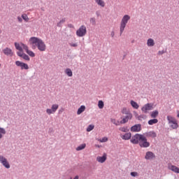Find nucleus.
Masks as SVG:
<instances>
[{"label": "nucleus", "instance_id": "nucleus-27", "mask_svg": "<svg viewBox=\"0 0 179 179\" xmlns=\"http://www.w3.org/2000/svg\"><path fill=\"white\" fill-rule=\"evenodd\" d=\"M98 141H99V142H101V143H104L108 141V138H107V137H103V138H102L98 139Z\"/></svg>", "mask_w": 179, "mask_h": 179}, {"label": "nucleus", "instance_id": "nucleus-23", "mask_svg": "<svg viewBox=\"0 0 179 179\" xmlns=\"http://www.w3.org/2000/svg\"><path fill=\"white\" fill-rule=\"evenodd\" d=\"M157 122H159L157 119H152L148 121L149 125H153L155 124H157Z\"/></svg>", "mask_w": 179, "mask_h": 179}, {"label": "nucleus", "instance_id": "nucleus-19", "mask_svg": "<svg viewBox=\"0 0 179 179\" xmlns=\"http://www.w3.org/2000/svg\"><path fill=\"white\" fill-rule=\"evenodd\" d=\"M147 45L148 47H153L155 45V41L152 38H149L147 41Z\"/></svg>", "mask_w": 179, "mask_h": 179}, {"label": "nucleus", "instance_id": "nucleus-31", "mask_svg": "<svg viewBox=\"0 0 179 179\" xmlns=\"http://www.w3.org/2000/svg\"><path fill=\"white\" fill-rule=\"evenodd\" d=\"M145 157H155V154L152 152L148 151L146 153Z\"/></svg>", "mask_w": 179, "mask_h": 179}, {"label": "nucleus", "instance_id": "nucleus-35", "mask_svg": "<svg viewBox=\"0 0 179 179\" xmlns=\"http://www.w3.org/2000/svg\"><path fill=\"white\" fill-rule=\"evenodd\" d=\"M22 58L23 59H25V61H30V57H29V55L24 53V55L22 56Z\"/></svg>", "mask_w": 179, "mask_h": 179}, {"label": "nucleus", "instance_id": "nucleus-17", "mask_svg": "<svg viewBox=\"0 0 179 179\" xmlns=\"http://www.w3.org/2000/svg\"><path fill=\"white\" fill-rule=\"evenodd\" d=\"M96 3L99 5V6H101L102 8H104L106 6V3H104V1L103 0H94Z\"/></svg>", "mask_w": 179, "mask_h": 179}, {"label": "nucleus", "instance_id": "nucleus-10", "mask_svg": "<svg viewBox=\"0 0 179 179\" xmlns=\"http://www.w3.org/2000/svg\"><path fill=\"white\" fill-rule=\"evenodd\" d=\"M129 120H132V115L131 113H129L127 115L126 117H124L120 122V124H127Z\"/></svg>", "mask_w": 179, "mask_h": 179}, {"label": "nucleus", "instance_id": "nucleus-36", "mask_svg": "<svg viewBox=\"0 0 179 179\" xmlns=\"http://www.w3.org/2000/svg\"><path fill=\"white\" fill-rule=\"evenodd\" d=\"M22 17L25 22H29V17L26 14H22Z\"/></svg>", "mask_w": 179, "mask_h": 179}, {"label": "nucleus", "instance_id": "nucleus-33", "mask_svg": "<svg viewBox=\"0 0 179 179\" xmlns=\"http://www.w3.org/2000/svg\"><path fill=\"white\" fill-rule=\"evenodd\" d=\"M27 54H28V55H29V57H36V55L34 54V52L31 50H27Z\"/></svg>", "mask_w": 179, "mask_h": 179}, {"label": "nucleus", "instance_id": "nucleus-43", "mask_svg": "<svg viewBox=\"0 0 179 179\" xmlns=\"http://www.w3.org/2000/svg\"><path fill=\"white\" fill-rule=\"evenodd\" d=\"M17 20H18V22H20V23H22V22H23V19H22V17L20 16L17 17Z\"/></svg>", "mask_w": 179, "mask_h": 179}, {"label": "nucleus", "instance_id": "nucleus-25", "mask_svg": "<svg viewBox=\"0 0 179 179\" xmlns=\"http://www.w3.org/2000/svg\"><path fill=\"white\" fill-rule=\"evenodd\" d=\"M151 117L152 118H156L157 115H159V111L157 110H154L151 113Z\"/></svg>", "mask_w": 179, "mask_h": 179}, {"label": "nucleus", "instance_id": "nucleus-3", "mask_svg": "<svg viewBox=\"0 0 179 179\" xmlns=\"http://www.w3.org/2000/svg\"><path fill=\"white\" fill-rule=\"evenodd\" d=\"M131 19V17L128 15H125L122 18L121 22H120V36L124 33V30H125V27H127V24Z\"/></svg>", "mask_w": 179, "mask_h": 179}, {"label": "nucleus", "instance_id": "nucleus-5", "mask_svg": "<svg viewBox=\"0 0 179 179\" xmlns=\"http://www.w3.org/2000/svg\"><path fill=\"white\" fill-rule=\"evenodd\" d=\"M59 108V105L58 104H52L51 108L46 109V113L48 115H51V114H55L57 110Z\"/></svg>", "mask_w": 179, "mask_h": 179}, {"label": "nucleus", "instance_id": "nucleus-52", "mask_svg": "<svg viewBox=\"0 0 179 179\" xmlns=\"http://www.w3.org/2000/svg\"><path fill=\"white\" fill-rule=\"evenodd\" d=\"M70 179H72V178H71Z\"/></svg>", "mask_w": 179, "mask_h": 179}, {"label": "nucleus", "instance_id": "nucleus-50", "mask_svg": "<svg viewBox=\"0 0 179 179\" xmlns=\"http://www.w3.org/2000/svg\"><path fill=\"white\" fill-rule=\"evenodd\" d=\"M159 54H164V52H159Z\"/></svg>", "mask_w": 179, "mask_h": 179}, {"label": "nucleus", "instance_id": "nucleus-40", "mask_svg": "<svg viewBox=\"0 0 179 179\" xmlns=\"http://www.w3.org/2000/svg\"><path fill=\"white\" fill-rule=\"evenodd\" d=\"M17 54L18 57H23L24 53H23V50L22 51L19 50V52H17Z\"/></svg>", "mask_w": 179, "mask_h": 179}, {"label": "nucleus", "instance_id": "nucleus-4", "mask_svg": "<svg viewBox=\"0 0 179 179\" xmlns=\"http://www.w3.org/2000/svg\"><path fill=\"white\" fill-rule=\"evenodd\" d=\"M86 33H87V30L86 29V26L82 25L77 31L76 35L78 37H83L86 36Z\"/></svg>", "mask_w": 179, "mask_h": 179}, {"label": "nucleus", "instance_id": "nucleus-48", "mask_svg": "<svg viewBox=\"0 0 179 179\" xmlns=\"http://www.w3.org/2000/svg\"><path fill=\"white\" fill-rule=\"evenodd\" d=\"M102 157H107V155L104 154Z\"/></svg>", "mask_w": 179, "mask_h": 179}, {"label": "nucleus", "instance_id": "nucleus-39", "mask_svg": "<svg viewBox=\"0 0 179 179\" xmlns=\"http://www.w3.org/2000/svg\"><path fill=\"white\" fill-rule=\"evenodd\" d=\"M22 50H25L26 52H27V51H29V47H27V45L22 43Z\"/></svg>", "mask_w": 179, "mask_h": 179}, {"label": "nucleus", "instance_id": "nucleus-29", "mask_svg": "<svg viewBox=\"0 0 179 179\" xmlns=\"http://www.w3.org/2000/svg\"><path fill=\"white\" fill-rule=\"evenodd\" d=\"M171 124H172L171 127L173 129H177V128H178V123H177V121Z\"/></svg>", "mask_w": 179, "mask_h": 179}, {"label": "nucleus", "instance_id": "nucleus-22", "mask_svg": "<svg viewBox=\"0 0 179 179\" xmlns=\"http://www.w3.org/2000/svg\"><path fill=\"white\" fill-rule=\"evenodd\" d=\"M65 73L67 75V76H69L70 78L73 76L72 70H71V69H66L65 70Z\"/></svg>", "mask_w": 179, "mask_h": 179}, {"label": "nucleus", "instance_id": "nucleus-8", "mask_svg": "<svg viewBox=\"0 0 179 179\" xmlns=\"http://www.w3.org/2000/svg\"><path fill=\"white\" fill-rule=\"evenodd\" d=\"M0 162L6 167V169H10V165L9 164V162H8V159L3 157L0 158Z\"/></svg>", "mask_w": 179, "mask_h": 179}, {"label": "nucleus", "instance_id": "nucleus-15", "mask_svg": "<svg viewBox=\"0 0 179 179\" xmlns=\"http://www.w3.org/2000/svg\"><path fill=\"white\" fill-rule=\"evenodd\" d=\"M167 120L169 121V124H173V122H177V120H176L174 117L171 115L167 116Z\"/></svg>", "mask_w": 179, "mask_h": 179}, {"label": "nucleus", "instance_id": "nucleus-45", "mask_svg": "<svg viewBox=\"0 0 179 179\" xmlns=\"http://www.w3.org/2000/svg\"><path fill=\"white\" fill-rule=\"evenodd\" d=\"M96 16L99 17V16H100V13H99V11H96Z\"/></svg>", "mask_w": 179, "mask_h": 179}, {"label": "nucleus", "instance_id": "nucleus-26", "mask_svg": "<svg viewBox=\"0 0 179 179\" xmlns=\"http://www.w3.org/2000/svg\"><path fill=\"white\" fill-rule=\"evenodd\" d=\"M85 148H86V143L80 145L78 147L76 148V150H78V151L83 150V149H85Z\"/></svg>", "mask_w": 179, "mask_h": 179}, {"label": "nucleus", "instance_id": "nucleus-37", "mask_svg": "<svg viewBox=\"0 0 179 179\" xmlns=\"http://www.w3.org/2000/svg\"><path fill=\"white\" fill-rule=\"evenodd\" d=\"M122 114H126L127 115H128V114H129V112L128 111V109H127V108H124L122 110Z\"/></svg>", "mask_w": 179, "mask_h": 179}, {"label": "nucleus", "instance_id": "nucleus-9", "mask_svg": "<svg viewBox=\"0 0 179 179\" xmlns=\"http://www.w3.org/2000/svg\"><path fill=\"white\" fill-rule=\"evenodd\" d=\"M142 127L141 126V124H136L133 127H131V132H140V131H141Z\"/></svg>", "mask_w": 179, "mask_h": 179}, {"label": "nucleus", "instance_id": "nucleus-18", "mask_svg": "<svg viewBox=\"0 0 179 179\" xmlns=\"http://www.w3.org/2000/svg\"><path fill=\"white\" fill-rule=\"evenodd\" d=\"M3 135H6V130L4 128L0 127V139L3 138Z\"/></svg>", "mask_w": 179, "mask_h": 179}, {"label": "nucleus", "instance_id": "nucleus-12", "mask_svg": "<svg viewBox=\"0 0 179 179\" xmlns=\"http://www.w3.org/2000/svg\"><path fill=\"white\" fill-rule=\"evenodd\" d=\"M3 54H5V55H9L10 57H13V52L12 51V49L9 48H6L3 50Z\"/></svg>", "mask_w": 179, "mask_h": 179}, {"label": "nucleus", "instance_id": "nucleus-13", "mask_svg": "<svg viewBox=\"0 0 179 179\" xmlns=\"http://www.w3.org/2000/svg\"><path fill=\"white\" fill-rule=\"evenodd\" d=\"M121 138L122 139H123V141H129V139L132 138V134H131L130 132L126 133L124 135H122Z\"/></svg>", "mask_w": 179, "mask_h": 179}, {"label": "nucleus", "instance_id": "nucleus-28", "mask_svg": "<svg viewBox=\"0 0 179 179\" xmlns=\"http://www.w3.org/2000/svg\"><path fill=\"white\" fill-rule=\"evenodd\" d=\"M98 107L100 109L104 108V102L103 101H99Z\"/></svg>", "mask_w": 179, "mask_h": 179}, {"label": "nucleus", "instance_id": "nucleus-44", "mask_svg": "<svg viewBox=\"0 0 179 179\" xmlns=\"http://www.w3.org/2000/svg\"><path fill=\"white\" fill-rule=\"evenodd\" d=\"M70 45L71 47H78V44L76 43H71Z\"/></svg>", "mask_w": 179, "mask_h": 179}, {"label": "nucleus", "instance_id": "nucleus-1", "mask_svg": "<svg viewBox=\"0 0 179 179\" xmlns=\"http://www.w3.org/2000/svg\"><path fill=\"white\" fill-rule=\"evenodd\" d=\"M130 142L134 145L139 143L141 148H149L150 146V143L148 142V138L143 134H136L131 137Z\"/></svg>", "mask_w": 179, "mask_h": 179}, {"label": "nucleus", "instance_id": "nucleus-7", "mask_svg": "<svg viewBox=\"0 0 179 179\" xmlns=\"http://www.w3.org/2000/svg\"><path fill=\"white\" fill-rule=\"evenodd\" d=\"M15 65L17 66H19L20 68H21L22 70L23 69H29V65L26 63L22 62L20 61H16L15 62Z\"/></svg>", "mask_w": 179, "mask_h": 179}, {"label": "nucleus", "instance_id": "nucleus-24", "mask_svg": "<svg viewBox=\"0 0 179 179\" xmlns=\"http://www.w3.org/2000/svg\"><path fill=\"white\" fill-rule=\"evenodd\" d=\"M107 160V157H97L96 162H99V163H104Z\"/></svg>", "mask_w": 179, "mask_h": 179}, {"label": "nucleus", "instance_id": "nucleus-47", "mask_svg": "<svg viewBox=\"0 0 179 179\" xmlns=\"http://www.w3.org/2000/svg\"><path fill=\"white\" fill-rule=\"evenodd\" d=\"M73 179H79V176H76Z\"/></svg>", "mask_w": 179, "mask_h": 179}, {"label": "nucleus", "instance_id": "nucleus-21", "mask_svg": "<svg viewBox=\"0 0 179 179\" xmlns=\"http://www.w3.org/2000/svg\"><path fill=\"white\" fill-rule=\"evenodd\" d=\"M22 44H19L17 43H15V48L16 50H18V51H22Z\"/></svg>", "mask_w": 179, "mask_h": 179}, {"label": "nucleus", "instance_id": "nucleus-16", "mask_svg": "<svg viewBox=\"0 0 179 179\" xmlns=\"http://www.w3.org/2000/svg\"><path fill=\"white\" fill-rule=\"evenodd\" d=\"M85 110H86V106H81L78 108V111H77L78 115H80V114H82V113H83V112L85 111Z\"/></svg>", "mask_w": 179, "mask_h": 179}, {"label": "nucleus", "instance_id": "nucleus-53", "mask_svg": "<svg viewBox=\"0 0 179 179\" xmlns=\"http://www.w3.org/2000/svg\"><path fill=\"white\" fill-rule=\"evenodd\" d=\"M0 67H1V64H0Z\"/></svg>", "mask_w": 179, "mask_h": 179}, {"label": "nucleus", "instance_id": "nucleus-6", "mask_svg": "<svg viewBox=\"0 0 179 179\" xmlns=\"http://www.w3.org/2000/svg\"><path fill=\"white\" fill-rule=\"evenodd\" d=\"M152 109H153V103H147L142 107L141 110L145 114H148V112L150 111Z\"/></svg>", "mask_w": 179, "mask_h": 179}, {"label": "nucleus", "instance_id": "nucleus-2", "mask_svg": "<svg viewBox=\"0 0 179 179\" xmlns=\"http://www.w3.org/2000/svg\"><path fill=\"white\" fill-rule=\"evenodd\" d=\"M29 44L32 45V49L38 48L39 51L44 52L47 50V45L41 38L38 37H31L29 38Z\"/></svg>", "mask_w": 179, "mask_h": 179}, {"label": "nucleus", "instance_id": "nucleus-41", "mask_svg": "<svg viewBox=\"0 0 179 179\" xmlns=\"http://www.w3.org/2000/svg\"><path fill=\"white\" fill-rule=\"evenodd\" d=\"M62 23H65V19H62L59 21V23H57V26H61V24H62Z\"/></svg>", "mask_w": 179, "mask_h": 179}, {"label": "nucleus", "instance_id": "nucleus-42", "mask_svg": "<svg viewBox=\"0 0 179 179\" xmlns=\"http://www.w3.org/2000/svg\"><path fill=\"white\" fill-rule=\"evenodd\" d=\"M131 176L132 177H136V176H138V173H136V172H131Z\"/></svg>", "mask_w": 179, "mask_h": 179}, {"label": "nucleus", "instance_id": "nucleus-51", "mask_svg": "<svg viewBox=\"0 0 179 179\" xmlns=\"http://www.w3.org/2000/svg\"><path fill=\"white\" fill-rule=\"evenodd\" d=\"M177 117L179 118V112H178Z\"/></svg>", "mask_w": 179, "mask_h": 179}, {"label": "nucleus", "instance_id": "nucleus-11", "mask_svg": "<svg viewBox=\"0 0 179 179\" xmlns=\"http://www.w3.org/2000/svg\"><path fill=\"white\" fill-rule=\"evenodd\" d=\"M168 169L169 170H171V171H173V173H176L177 174H179V168L172 165V164H169Z\"/></svg>", "mask_w": 179, "mask_h": 179}, {"label": "nucleus", "instance_id": "nucleus-46", "mask_svg": "<svg viewBox=\"0 0 179 179\" xmlns=\"http://www.w3.org/2000/svg\"><path fill=\"white\" fill-rule=\"evenodd\" d=\"M115 34L114 33V31H112V32H111V36H112V37H114Z\"/></svg>", "mask_w": 179, "mask_h": 179}, {"label": "nucleus", "instance_id": "nucleus-49", "mask_svg": "<svg viewBox=\"0 0 179 179\" xmlns=\"http://www.w3.org/2000/svg\"><path fill=\"white\" fill-rule=\"evenodd\" d=\"M69 27H73V25H72V24H69Z\"/></svg>", "mask_w": 179, "mask_h": 179}, {"label": "nucleus", "instance_id": "nucleus-20", "mask_svg": "<svg viewBox=\"0 0 179 179\" xmlns=\"http://www.w3.org/2000/svg\"><path fill=\"white\" fill-rule=\"evenodd\" d=\"M130 104L133 107V108H135L136 110H138V108H139V105L138 104V103L135 102V101H131Z\"/></svg>", "mask_w": 179, "mask_h": 179}, {"label": "nucleus", "instance_id": "nucleus-32", "mask_svg": "<svg viewBox=\"0 0 179 179\" xmlns=\"http://www.w3.org/2000/svg\"><path fill=\"white\" fill-rule=\"evenodd\" d=\"M94 129V125L90 124L87 128V132H90V131H93Z\"/></svg>", "mask_w": 179, "mask_h": 179}, {"label": "nucleus", "instance_id": "nucleus-14", "mask_svg": "<svg viewBox=\"0 0 179 179\" xmlns=\"http://www.w3.org/2000/svg\"><path fill=\"white\" fill-rule=\"evenodd\" d=\"M147 138H156L157 134L155 131H148L144 134Z\"/></svg>", "mask_w": 179, "mask_h": 179}, {"label": "nucleus", "instance_id": "nucleus-30", "mask_svg": "<svg viewBox=\"0 0 179 179\" xmlns=\"http://www.w3.org/2000/svg\"><path fill=\"white\" fill-rule=\"evenodd\" d=\"M90 22L91 23V24H92V26H96V18L94 17H91L90 19Z\"/></svg>", "mask_w": 179, "mask_h": 179}, {"label": "nucleus", "instance_id": "nucleus-34", "mask_svg": "<svg viewBox=\"0 0 179 179\" xmlns=\"http://www.w3.org/2000/svg\"><path fill=\"white\" fill-rule=\"evenodd\" d=\"M122 132H128L129 129H128V127H120L119 129Z\"/></svg>", "mask_w": 179, "mask_h": 179}, {"label": "nucleus", "instance_id": "nucleus-38", "mask_svg": "<svg viewBox=\"0 0 179 179\" xmlns=\"http://www.w3.org/2000/svg\"><path fill=\"white\" fill-rule=\"evenodd\" d=\"M110 121H111V122H113V124H114L116 126L120 125V122H117V120H115V119H111Z\"/></svg>", "mask_w": 179, "mask_h": 179}]
</instances>
